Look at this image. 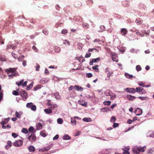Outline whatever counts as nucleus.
<instances>
[{
	"mask_svg": "<svg viewBox=\"0 0 154 154\" xmlns=\"http://www.w3.org/2000/svg\"><path fill=\"white\" fill-rule=\"evenodd\" d=\"M129 149V148H127V149H122L124 151L123 153V154H130L129 152H128V151Z\"/></svg>",
	"mask_w": 154,
	"mask_h": 154,
	"instance_id": "obj_31",
	"label": "nucleus"
},
{
	"mask_svg": "<svg viewBox=\"0 0 154 154\" xmlns=\"http://www.w3.org/2000/svg\"><path fill=\"white\" fill-rule=\"evenodd\" d=\"M23 66H25L26 65V60H23Z\"/></svg>",
	"mask_w": 154,
	"mask_h": 154,
	"instance_id": "obj_59",
	"label": "nucleus"
},
{
	"mask_svg": "<svg viewBox=\"0 0 154 154\" xmlns=\"http://www.w3.org/2000/svg\"><path fill=\"white\" fill-rule=\"evenodd\" d=\"M22 114V112H18L17 111H16L15 113V116L18 118H20Z\"/></svg>",
	"mask_w": 154,
	"mask_h": 154,
	"instance_id": "obj_20",
	"label": "nucleus"
},
{
	"mask_svg": "<svg viewBox=\"0 0 154 154\" xmlns=\"http://www.w3.org/2000/svg\"><path fill=\"white\" fill-rule=\"evenodd\" d=\"M111 91L109 90H107L104 92V94L106 96H111Z\"/></svg>",
	"mask_w": 154,
	"mask_h": 154,
	"instance_id": "obj_14",
	"label": "nucleus"
},
{
	"mask_svg": "<svg viewBox=\"0 0 154 154\" xmlns=\"http://www.w3.org/2000/svg\"><path fill=\"white\" fill-rule=\"evenodd\" d=\"M12 146V142L11 141L8 140L7 142V145L5 146V148L6 149H8L9 147Z\"/></svg>",
	"mask_w": 154,
	"mask_h": 154,
	"instance_id": "obj_18",
	"label": "nucleus"
},
{
	"mask_svg": "<svg viewBox=\"0 0 154 154\" xmlns=\"http://www.w3.org/2000/svg\"><path fill=\"white\" fill-rule=\"evenodd\" d=\"M24 82L23 80H22L20 81L19 82H16V84L18 86H20L22 85L23 83Z\"/></svg>",
	"mask_w": 154,
	"mask_h": 154,
	"instance_id": "obj_29",
	"label": "nucleus"
},
{
	"mask_svg": "<svg viewBox=\"0 0 154 154\" xmlns=\"http://www.w3.org/2000/svg\"><path fill=\"white\" fill-rule=\"evenodd\" d=\"M131 31L133 32H135L136 33V34L137 35H138L140 36H142L141 35V34L140 33L138 30L137 29L134 30V29H131Z\"/></svg>",
	"mask_w": 154,
	"mask_h": 154,
	"instance_id": "obj_23",
	"label": "nucleus"
},
{
	"mask_svg": "<svg viewBox=\"0 0 154 154\" xmlns=\"http://www.w3.org/2000/svg\"><path fill=\"white\" fill-rule=\"evenodd\" d=\"M140 150V152H144L145 151L146 149V147H143L140 148H139Z\"/></svg>",
	"mask_w": 154,
	"mask_h": 154,
	"instance_id": "obj_45",
	"label": "nucleus"
},
{
	"mask_svg": "<svg viewBox=\"0 0 154 154\" xmlns=\"http://www.w3.org/2000/svg\"><path fill=\"white\" fill-rule=\"evenodd\" d=\"M112 60L113 61H116V62H118V60L117 58V55L116 54H115V53L112 54Z\"/></svg>",
	"mask_w": 154,
	"mask_h": 154,
	"instance_id": "obj_11",
	"label": "nucleus"
},
{
	"mask_svg": "<svg viewBox=\"0 0 154 154\" xmlns=\"http://www.w3.org/2000/svg\"><path fill=\"white\" fill-rule=\"evenodd\" d=\"M28 149L29 151L30 152H33L35 150V148L32 146H30Z\"/></svg>",
	"mask_w": 154,
	"mask_h": 154,
	"instance_id": "obj_27",
	"label": "nucleus"
},
{
	"mask_svg": "<svg viewBox=\"0 0 154 154\" xmlns=\"http://www.w3.org/2000/svg\"><path fill=\"white\" fill-rule=\"evenodd\" d=\"M127 32L128 31L125 28H122L120 31L121 34L123 35H126Z\"/></svg>",
	"mask_w": 154,
	"mask_h": 154,
	"instance_id": "obj_13",
	"label": "nucleus"
},
{
	"mask_svg": "<svg viewBox=\"0 0 154 154\" xmlns=\"http://www.w3.org/2000/svg\"><path fill=\"white\" fill-rule=\"evenodd\" d=\"M57 122L59 124H61L63 123V121L62 119L61 118H58L57 119Z\"/></svg>",
	"mask_w": 154,
	"mask_h": 154,
	"instance_id": "obj_41",
	"label": "nucleus"
},
{
	"mask_svg": "<svg viewBox=\"0 0 154 154\" xmlns=\"http://www.w3.org/2000/svg\"><path fill=\"white\" fill-rule=\"evenodd\" d=\"M34 129L33 127L31 126L29 128V132H32L34 130Z\"/></svg>",
	"mask_w": 154,
	"mask_h": 154,
	"instance_id": "obj_49",
	"label": "nucleus"
},
{
	"mask_svg": "<svg viewBox=\"0 0 154 154\" xmlns=\"http://www.w3.org/2000/svg\"><path fill=\"white\" fill-rule=\"evenodd\" d=\"M59 137V135L58 134H57L55 135V136H54L53 137V139L54 140H57L58 138Z\"/></svg>",
	"mask_w": 154,
	"mask_h": 154,
	"instance_id": "obj_61",
	"label": "nucleus"
},
{
	"mask_svg": "<svg viewBox=\"0 0 154 154\" xmlns=\"http://www.w3.org/2000/svg\"><path fill=\"white\" fill-rule=\"evenodd\" d=\"M63 43L64 44L66 45V44H67L68 45H70V43L69 41L67 40H65L64 41V42H63Z\"/></svg>",
	"mask_w": 154,
	"mask_h": 154,
	"instance_id": "obj_48",
	"label": "nucleus"
},
{
	"mask_svg": "<svg viewBox=\"0 0 154 154\" xmlns=\"http://www.w3.org/2000/svg\"><path fill=\"white\" fill-rule=\"evenodd\" d=\"M40 135L44 137H45L46 136V134L43 131H42L40 132Z\"/></svg>",
	"mask_w": 154,
	"mask_h": 154,
	"instance_id": "obj_42",
	"label": "nucleus"
},
{
	"mask_svg": "<svg viewBox=\"0 0 154 154\" xmlns=\"http://www.w3.org/2000/svg\"><path fill=\"white\" fill-rule=\"evenodd\" d=\"M108 109L107 108H102L101 109V110L103 112H106L107 111Z\"/></svg>",
	"mask_w": 154,
	"mask_h": 154,
	"instance_id": "obj_44",
	"label": "nucleus"
},
{
	"mask_svg": "<svg viewBox=\"0 0 154 154\" xmlns=\"http://www.w3.org/2000/svg\"><path fill=\"white\" fill-rule=\"evenodd\" d=\"M75 89L78 91H82L83 90V88L81 87L76 85L75 86Z\"/></svg>",
	"mask_w": 154,
	"mask_h": 154,
	"instance_id": "obj_17",
	"label": "nucleus"
},
{
	"mask_svg": "<svg viewBox=\"0 0 154 154\" xmlns=\"http://www.w3.org/2000/svg\"><path fill=\"white\" fill-rule=\"evenodd\" d=\"M22 132L26 134L28 133V131L27 129L26 128H23L22 130Z\"/></svg>",
	"mask_w": 154,
	"mask_h": 154,
	"instance_id": "obj_39",
	"label": "nucleus"
},
{
	"mask_svg": "<svg viewBox=\"0 0 154 154\" xmlns=\"http://www.w3.org/2000/svg\"><path fill=\"white\" fill-rule=\"evenodd\" d=\"M143 22L142 20L140 18H137L136 20V22L138 25L141 24Z\"/></svg>",
	"mask_w": 154,
	"mask_h": 154,
	"instance_id": "obj_19",
	"label": "nucleus"
},
{
	"mask_svg": "<svg viewBox=\"0 0 154 154\" xmlns=\"http://www.w3.org/2000/svg\"><path fill=\"white\" fill-rule=\"evenodd\" d=\"M111 103V101H106L103 102V104L105 105H110Z\"/></svg>",
	"mask_w": 154,
	"mask_h": 154,
	"instance_id": "obj_34",
	"label": "nucleus"
},
{
	"mask_svg": "<svg viewBox=\"0 0 154 154\" xmlns=\"http://www.w3.org/2000/svg\"><path fill=\"white\" fill-rule=\"evenodd\" d=\"M42 125L40 123H38L36 125V129L37 130H40L42 129Z\"/></svg>",
	"mask_w": 154,
	"mask_h": 154,
	"instance_id": "obj_22",
	"label": "nucleus"
},
{
	"mask_svg": "<svg viewBox=\"0 0 154 154\" xmlns=\"http://www.w3.org/2000/svg\"><path fill=\"white\" fill-rule=\"evenodd\" d=\"M12 94L15 96H17L19 95V93L17 91L14 90L12 92Z\"/></svg>",
	"mask_w": 154,
	"mask_h": 154,
	"instance_id": "obj_40",
	"label": "nucleus"
},
{
	"mask_svg": "<svg viewBox=\"0 0 154 154\" xmlns=\"http://www.w3.org/2000/svg\"><path fill=\"white\" fill-rule=\"evenodd\" d=\"M149 137H154V131L152 132L149 135Z\"/></svg>",
	"mask_w": 154,
	"mask_h": 154,
	"instance_id": "obj_64",
	"label": "nucleus"
},
{
	"mask_svg": "<svg viewBox=\"0 0 154 154\" xmlns=\"http://www.w3.org/2000/svg\"><path fill=\"white\" fill-rule=\"evenodd\" d=\"M91 54L90 53H87L86 54L85 57L86 58H88L91 56Z\"/></svg>",
	"mask_w": 154,
	"mask_h": 154,
	"instance_id": "obj_51",
	"label": "nucleus"
},
{
	"mask_svg": "<svg viewBox=\"0 0 154 154\" xmlns=\"http://www.w3.org/2000/svg\"><path fill=\"white\" fill-rule=\"evenodd\" d=\"M126 91L128 92L134 93L136 92L135 89L132 88H127L125 89Z\"/></svg>",
	"mask_w": 154,
	"mask_h": 154,
	"instance_id": "obj_8",
	"label": "nucleus"
},
{
	"mask_svg": "<svg viewBox=\"0 0 154 154\" xmlns=\"http://www.w3.org/2000/svg\"><path fill=\"white\" fill-rule=\"evenodd\" d=\"M83 120L85 122H90L92 121V120L90 118L85 117L83 119Z\"/></svg>",
	"mask_w": 154,
	"mask_h": 154,
	"instance_id": "obj_25",
	"label": "nucleus"
},
{
	"mask_svg": "<svg viewBox=\"0 0 154 154\" xmlns=\"http://www.w3.org/2000/svg\"><path fill=\"white\" fill-rule=\"evenodd\" d=\"M29 140L32 142H34L36 140V137L34 134H32L29 137Z\"/></svg>",
	"mask_w": 154,
	"mask_h": 154,
	"instance_id": "obj_6",
	"label": "nucleus"
},
{
	"mask_svg": "<svg viewBox=\"0 0 154 154\" xmlns=\"http://www.w3.org/2000/svg\"><path fill=\"white\" fill-rule=\"evenodd\" d=\"M116 120V117L114 116H112L110 119V122H115Z\"/></svg>",
	"mask_w": 154,
	"mask_h": 154,
	"instance_id": "obj_36",
	"label": "nucleus"
},
{
	"mask_svg": "<svg viewBox=\"0 0 154 154\" xmlns=\"http://www.w3.org/2000/svg\"><path fill=\"white\" fill-rule=\"evenodd\" d=\"M138 84L140 86H142L143 87L144 86V84L142 82H139Z\"/></svg>",
	"mask_w": 154,
	"mask_h": 154,
	"instance_id": "obj_52",
	"label": "nucleus"
},
{
	"mask_svg": "<svg viewBox=\"0 0 154 154\" xmlns=\"http://www.w3.org/2000/svg\"><path fill=\"white\" fill-rule=\"evenodd\" d=\"M44 111L46 113L49 114L52 113V110L50 109V107H48V109H44Z\"/></svg>",
	"mask_w": 154,
	"mask_h": 154,
	"instance_id": "obj_15",
	"label": "nucleus"
},
{
	"mask_svg": "<svg viewBox=\"0 0 154 154\" xmlns=\"http://www.w3.org/2000/svg\"><path fill=\"white\" fill-rule=\"evenodd\" d=\"M55 51L56 52H59L60 51V48H55Z\"/></svg>",
	"mask_w": 154,
	"mask_h": 154,
	"instance_id": "obj_60",
	"label": "nucleus"
},
{
	"mask_svg": "<svg viewBox=\"0 0 154 154\" xmlns=\"http://www.w3.org/2000/svg\"><path fill=\"white\" fill-rule=\"evenodd\" d=\"M78 103L79 104L83 106L86 107L87 106V103L83 100H79Z\"/></svg>",
	"mask_w": 154,
	"mask_h": 154,
	"instance_id": "obj_9",
	"label": "nucleus"
},
{
	"mask_svg": "<svg viewBox=\"0 0 154 154\" xmlns=\"http://www.w3.org/2000/svg\"><path fill=\"white\" fill-rule=\"evenodd\" d=\"M32 49H33V50L37 52L38 51V50L37 49V48H36V47L35 46H32Z\"/></svg>",
	"mask_w": 154,
	"mask_h": 154,
	"instance_id": "obj_54",
	"label": "nucleus"
},
{
	"mask_svg": "<svg viewBox=\"0 0 154 154\" xmlns=\"http://www.w3.org/2000/svg\"><path fill=\"white\" fill-rule=\"evenodd\" d=\"M21 96L23 98L26 99L28 97L27 93L25 91H23L21 92Z\"/></svg>",
	"mask_w": 154,
	"mask_h": 154,
	"instance_id": "obj_7",
	"label": "nucleus"
},
{
	"mask_svg": "<svg viewBox=\"0 0 154 154\" xmlns=\"http://www.w3.org/2000/svg\"><path fill=\"white\" fill-rule=\"evenodd\" d=\"M61 32L62 34H66L67 33V30L66 29H63L62 30Z\"/></svg>",
	"mask_w": 154,
	"mask_h": 154,
	"instance_id": "obj_46",
	"label": "nucleus"
},
{
	"mask_svg": "<svg viewBox=\"0 0 154 154\" xmlns=\"http://www.w3.org/2000/svg\"><path fill=\"white\" fill-rule=\"evenodd\" d=\"M105 72L107 74V77H109L111 76L113 74L112 70L108 68H107L105 69Z\"/></svg>",
	"mask_w": 154,
	"mask_h": 154,
	"instance_id": "obj_3",
	"label": "nucleus"
},
{
	"mask_svg": "<svg viewBox=\"0 0 154 154\" xmlns=\"http://www.w3.org/2000/svg\"><path fill=\"white\" fill-rule=\"evenodd\" d=\"M32 86L33 84H32V83L27 86L26 89L28 90H29L32 87Z\"/></svg>",
	"mask_w": 154,
	"mask_h": 154,
	"instance_id": "obj_37",
	"label": "nucleus"
},
{
	"mask_svg": "<svg viewBox=\"0 0 154 154\" xmlns=\"http://www.w3.org/2000/svg\"><path fill=\"white\" fill-rule=\"evenodd\" d=\"M41 88V87L39 85H38L36 86H35L34 89V91H36L38 89H40Z\"/></svg>",
	"mask_w": 154,
	"mask_h": 154,
	"instance_id": "obj_43",
	"label": "nucleus"
},
{
	"mask_svg": "<svg viewBox=\"0 0 154 154\" xmlns=\"http://www.w3.org/2000/svg\"><path fill=\"white\" fill-rule=\"evenodd\" d=\"M23 142L22 140H19L16 141L14 143V145L16 147H19L22 146L23 144Z\"/></svg>",
	"mask_w": 154,
	"mask_h": 154,
	"instance_id": "obj_4",
	"label": "nucleus"
},
{
	"mask_svg": "<svg viewBox=\"0 0 154 154\" xmlns=\"http://www.w3.org/2000/svg\"><path fill=\"white\" fill-rule=\"evenodd\" d=\"M111 98L110 99L111 100H113L116 98V96L115 94H114V95L113 96H110Z\"/></svg>",
	"mask_w": 154,
	"mask_h": 154,
	"instance_id": "obj_63",
	"label": "nucleus"
},
{
	"mask_svg": "<svg viewBox=\"0 0 154 154\" xmlns=\"http://www.w3.org/2000/svg\"><path fill=\"white\" fill-rule=\"evenodd\" d=\"M53 146V144H51L48 145L47 146L44 147V149H43V150H42V151L45 152V151H48L51 149Z\"/></svg>",
	"mask_w": 154,
	"mask_h": 154,
	"instance_id": "obj_10",
	"label": "nucleus"
},
{
	"mask_svg": "<svg viewBox=\"0 0 154 154\" xmlns=\"http://www.w3.org/2000/svg\"><path fill=\"white\" fill-rule=\"evenodd\" d=\"M92 60L94 63L96 62H98L100 60V58L98 57L95 59H92Z\"/></svg>",
	"mask_w": 154,
	"mask_h": 154,
	"instance_id": "obj_32",
	"label": "nucleus"
},
{
	"mask_svg": "<svg viewBox=\"0 0 154 154\" xmlns=\"http://www.w3.org/2000/svg\"><path fill=\"white\" fill-rule=\"evenodd\" d=\"M143 90V88L141 87H137L136 88L135 91L136 92H137L140 93V94H145L146 92L144 91V92H143L142 91Z\"/></svg>",
	"mask_w": 154,
	"mask_h": 154,
	"instance_id": "obj_5",
	"label": "nucleus"
},
{
	"mask_svg": "<svg viewBox=\"0 0 154 154\" xmlns=\"http://www.w3.org/2000/svg\"><path fill=\"white\" fill-rule=\"evenodd\" d=\"M7 46H8V47H7L8 49V48H10L11 47H12V48L13 49H14L15 48V47L14 46H13L12 47V45H8Z\"/></svg>",
	"mask_w": 154,
	"mask_h": 154,
	"instance_id": "obj_55",
	"label": "nucleus"
},
{
	"mask_svg": "<svg viewBox=\"0 0 154 154\" xmlns=\"http://www.w3.org/2000/svg\"><path fill=\"white\" fill-rule=\"evenodd\" d=\"M119 125V124L118 123H114L113 125V127L114 128H116Z\"/></svg>",
	"mask_w": 154,
	"mask_h": 154,
	"instance_id": "obj_53",
	"label": "nucleus"
},
{
	"mask_svg": "<svg viewBox=\"0 0 154 154\" xmlns=\"http://www.w3.org/2000/svg\"><path fill=\"white\" fill-rule=\"evenodd\" d=\"M57 106L56 104H51L50 106V109H54L55 108H57Z\"/></svg>",
	"mask_w": 154,
	"mask_h": 154,
	"instance_id": "obj_33",
	"label": "nucleus"
},
{
	"mask_svg": "<svg viewBox=\"0 0 154 154\" xmlns=\"http://www.w3.org/2000/svg\"><path fill=\"white\" fill-rule=\"evenodd\" d=\"M99 67V66L98 65H96L92 67V69L95 70V71L97 72L99 71L98 67Z\"/></svg>",
	"mask_w": 154,
	"mask_h": 154,
	"instance_id": "obj_30",
	"label": "nucleus"
},
{
	"mask_svg": "<svg viewBox=\"0 0 154 154\" xmlns=\"http://www.w3.org/2000/svg\"><path fill=\"white\" fill-rule=\"evenodd\" d=\"M127 98L128 100H132L134 99H135L136 98L135 97H134L131 95H127Z\"/></svg>",
	"mask_w": 154,
	"mask_h": 154,
	"instance_id": "obj_16",
	"label": "nucleus"
},
{
	"mask_svg": "<svg viewBox=\"0 0 154 154\" xmlns=\"http://www.w3.org/2000/svg\"><path fill=\"white\" fill-rule=\"evenodd\" d=\"M135 112L137 115L140 116L142 114V111L141 109L138 108L136 109Z\"/></svg>",
	"mask_w": 154,
	"mask_h": 154,
	"instance_id": "obj_12",
	"label": "nucleus"
},
{
	"mask_svg": "<svg viewBox=\"0 0 154 154\" xmlns=\"http://www.w3.org/2000/svg\"><path fill=\"white\" fill-rule=\"evenodd\" d=\"M71 124L73 125H74L76 124V120L74 118L71 119Z\"/></svg>",
	"mask_w": 154,
	"mask_h": 154,
	"instance_id": "obj_26",
	"label": "nucleus"
},
{
	"mask_svg": "<svg viewBox=\"0 0 154 154\" xmlns=\"http://www.w3.org/2000/svg\"><path fill=\"white\" fill-rule=\"evenodd\" d=\"M133 151L134 153H135L137 154H138L140 152V150L139 148H134L133 149Z\"/></svg>",
	"mask_w": 154,
	"mask_h": 154,
	"instance_id": "obj_21",
	"label": "nucleus"
},
{
	"mask_svg": "<svg viewBox=\"0 0 154 154\" xmlns=\"http://www.w3.org/2000/svg\"><path fill=\"white\" fill-rule=\"evenodd\" d=\"M12 56L14 58L16 59L18 58L17 55L14 53H12Z\"/></svg>",
	"mask_w": 154,
	"mask_h": 154,
	"instance_id": "obj_58",
	"label": "nucleus"
},
{
	"mask_svg": "<svg viewBox=\"0 0 154 154\" xmlns=\"http://www.w3.org/2000/svg\"><path fill=\"white\" fill-rule=\"evenodd\" d=\"M136 69L137 71H140L141 69V68L140 65H138L136 66Z\"/></svg>",
	"mask_w": 154,
	"mask_h": 154,
	"instance_id": "obj_38",
	"label": "nucleus"
},
{
	"mask_svg": "<svg viewBox=\"0 0 154 154\" xmlns=\"http://www.w3.org/2000/svg\"><path fill=\"white\" fill-rule=\"evenodd\" d=\"M26 106L28 108H30L33 111H35L36 107L35 105H33L32 103H28L26 104Z\"/></svg>",
	"mask_w": 154,
	"mask_h": 154,
	"instance_id": "obj_2",
	"label": "nucleus"
},
{
	"mask_svg": "<svg viewBox=\"0 0 154 154\" xmlns=\"http://www.w3.org/2000/svg\"><path fill=\"white\" fill-rule=\"evenodd\" d=\"M133 122L132 120L129 119L127 121V123L129 124H131Z\"/></svg>",
	"mask_w": 154,
	"mask_h": 154,
	"instance_id": "obj_62",
	"label": "nucleus"
},
{
	"mask_svg": "<svg viewBox=\"0 0 154 154\" xmlns=\"http://www.w3.org/2000/svg\"><path fill=\"white\" fill-rule=\"evenodd\" d=\"M73 88L75 89V86H70L68 90L69 91L72 90Z\"/></svg>",
	"mask_w": 154,
	"mask_h": 154,
	"instance_id": "obj_56",
	"label": "nucleus"
},
{
	"mask_svg": "<svg viewBox=\"0 0 154 154\" xmlns=\"http://www.w3.org/2000/svg\"><path fill=\"white\" fill-rule=\"evenodd\" d=\"M138 98L141 100H146V97H138Z\"/></svg>",
	"mask_w": 154,
	"mask_h": 154,
	"instance_id": "obj_57",
	"label": "nucleus"
},
{
	"mask_svg": "<svg viewBox=\"0 0 154 154\" xmlns=\"http://www.w3.org/2000/svg\"><path fill=\"white\" fill-rule=\"evenodd\" d=\"M16 69H17L15 68H10L8 69H6L5 71L7 74L8 75L9 78H12L13 76H15L17 75V74L15 72Z\"/></svg>",
	"mask_w": 154,
	"mask_h": 154,
	"instance_id": "obj_1",
	"label": "nucleus"
},
{
	"mask_svg": "<svg viewBox=\"0 0 154 154\" xmlns=\"http://www.w3.org/2000/svg\"><path fill=\"white\" fill-rule=\"evenodd\" d=\"M5 120L4 121H3V122H2L1 123V124L2 125H5V124H6L7 123V122H8V121L9 120V118H8L7 119H5Z\"/></svg>",
	"mask_w": 154,
	"mask_h": 154,
	"instance_id": "obj_28",
	"label": "nucleus"
},
{
	"mask_svg": "<svg viewBox=\"0 0 154 154\" xmlns=\"http://www.w3.org/2000/svg\"><path fill=\"white\" fill-rule=\"evenodd\" d=\"M63 139L64 140H67L71 139V137L67 134H66L63 137Z\"/></svg>",
	"mask_w": 154,
	"mask_h": 154,
	"instance_id": "obj_24",
	"label": "nucleus"
},
{
	"mask_svg": "<svg viewBox=\"0 0 154 154\" xmlns=\"http://www.w3.org/2000/svg\"><path fill=\"white\" fill-rule=\"evenodd\" d=\"M12 136L14 138H16V137H17L18 136V135H17L15 133H13L12 134Z\"/></svg>",
	"mask_w": 154,
	"mask_h": 154,
	"instance_id": "obj_50",
	"label": "nucleus"
},
{
	"mask_svg": "<svg viewBox=\"0 0 154 154\" xmlns=\"http://www.w3.org/2000/svg\"><path fill=\"white\" fill-rule=\"evenodd\" d=\"M125 76L128 78L130 79L133 77V76L131 75H129L128 73H125Z\"/></svg>",
	"mask_w": 154,
	"mask_h": 154,
	"instance_id": "obj_35",
	"label": "nucleus"
},
{
	"mask_svg": "<svg viewBox=\"0 0 154 154\" xmlns=\"http://www.w3.org/2000/svg\"><path fill=\"white\" fill-rule=\"evenodd\" d=\"M86 76L88 78H90L93 76V75L91 73H87Z\"/></svg>",
	"mask_w": 154,
	"mask_h": 154,
	"instance_id": "obj_47",
	"label": "nucleus"
}]
</instances>
